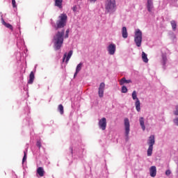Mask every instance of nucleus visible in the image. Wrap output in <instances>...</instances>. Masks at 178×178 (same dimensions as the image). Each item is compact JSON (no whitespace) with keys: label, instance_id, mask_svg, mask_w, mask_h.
I'll use <instances>...</instances> for the list:
<instances>
[{"label":"nucleus","instance_id":"f03ea898","mask_svg":"<svg viewBox=\"0 0 178 178\" xmlns=\"http://www.w3.org/2000/svg\"><path fill=\"white\" fill-rule=\"evenodd\" d=\"M67 23V15L65 13L60 14L58 17V20L56 24L54 23V20L51 19V24L55 30H59V29H63Z\"/></svg>","mask_w":178,"mask_h":178},{"label":"nucleus","instance_id":"20e7f679","mask_svg":"<svg viewBox=\"0 0 178 178\" xmlns=\"http://www.w3.org/2000/svg\"><path fill=\"white\" fill-rule=\"evenodd\" d=\"M147 144L149 145V147L147 149V156H151V155H152V151L154 149V145H155V136L151 135L149 137Z\"/></svg>","mask_w":178,"mask_h":178},{"label":"nucleus","instance_id":"39448f33","mask_svg":"<svg viewBox=\"0 0 178 178\" xmlns=\"http://www.w3.org/2000/svg\"><path fill=\"white\" fill-rule=\"evenodd\" d=\"M134 42L136 47H141L143 42V32L140 29H137L135 32Z\"/></svg>","mask_w":178,"mask_h":178},{"label":"nucleus","instance_id":"ddd939ff","mask_svg":"<svg viewBox=\"0 0 178 178\" xmlns=\"http://www.w3.org/2000/svg\"><path fill=\"white\" fill-rule=\"evenodd\" d=\"M149 173L151 177H155L156 176V167L153 165L149 169Z\"/></svg>","mask_w":178,"mask_h":178},{"label":"nucleus","instance_id":"1a4fd4ad","mask_svg":"<svg viewBox=\"0 0 178 178\" xmlns=\"http://www.w3.org/2000/svg\"><path fill=\"white\" fill-rule=\"evenodd\" d=\"M72 55H73V51L70 50L67 54V53H65L63 57V62H65L67 63L69 60H70V58H72Z\"/></svg>","mask_w":178,"mask_h":178},{"label":"nucleus","instance_id":"412c9836","mask_svg":"<svg viewBox=\"0 0 178 178\" xmlns=\"http://www.w3.org/2000/svg\"><path fill=\"white\" fill-rule=\"evenodd\" d=\"M37 173L40 177H42L44 176V168H42V167H39L37 169Z\"/></svg>","mask_w":178,"mask_h":178},{"label":"nucleus","instance_id":"bb28decb","mask_svg":"<svg viewBox=\"0 0 178 178\" xmlns=\"http://www.w3.org/2000/svg\"><path fill=\"white\" fill-rule=\"evenodd\" d=\"M24 157H23V159H22V162H23V163H24L25 161H26V159H27V156H26V152H24Z\"/></svg>","mask_w":178,"mask_h":178},{"label":"nucleus","instance_id":"f8f14e48","mask_svg":"<svg viewBox=\"0 0 178 178\" xmlns=\"http://www.w3.org/2000/svg\"><path fill=\"white\" fill-rule=\"evenodd\" d=\"M147 8L148 12H152V9H154V3L152 0H147Z\"/></svg>","mask_w":178,"mask_h":178},{"label":"nucleus","instance_id":"b1692460","mask_svg":"<svg viewBox=\"0 0 178 178\" xmlns=\"http://www.w3.org/2000/svg\"><path fill=\"white\" fill-rule=\"evenodd\" d=\"M58 110L59 111L60 115H63V112H64V111H63V105L59 104L58 107Z\"/></svg>","mask_w":178,"mask_h":178},{"label":"nucleus","instance_id":"7ed1b4c3","mask_svg":"<svg viewBox=\"0 0 178 178\" xmlns=\"http://www.w3.org/2000/svg\"><path fill=\"white\" fill-rule=\"evenodd\" d=\"M105 9L108 13H112L116 10V1L106 0Z\"/></svg>","mask_w":178,"mask_h":178},{"label":"nucleus","instance_id":"a878e982","mask_svg":"<svg viewBox=\"0 0 178 178\" xmlns=\"http://www.w3.org/2000/svg\"><path fill=\"white\" fill-rule=\"evenodd\" d=\"M168 60V58H166V56H163V65H166V62Z\"/></svg>","mask_w":178,"mask_h":178},{"label":"nucleus","instance_id":"5701e85b","mask_svg":"<svg viewBox=\"0 0 178 178\" xmlns=\"http://www.w3.org/2000/svg\"><path fill=\"white\" fill-rule=\"evenodd\" d=\"M170 24L172 26L173 31H176V27H177V24L176 23V21L172 20L170 22Z\"/></svg>","mask_w":178,"mask_h":178},{"label":"nucleus","instance_id":"9d476101","mask_svg":"<svg viewBox=\"0 0 178 178\" xmlns=\"http://www.w3.org/2000/svg\"><path fill=\"white\" fill-rule=\"evenodd\" d=\"M104 91H105V83H101L98 91L99 97L100 98H102V97H104Z\"/></svg>","mask_w":178,"mask_h":178},{"label":"nucleus","instance_id":"6e6552de","mask_svg":"<svg viewBox=\"0 0 178 178\" xmlns=\"http://www.w3.org/2000/svg\"><path fill=\"white\" fill-rule=\"evenodd\" d=\"M99 127L101 130H106V118H102L99 120Z\"/></svg>","mask_w":178,"mask_h":178},{"label":"nucleus","instance_id":"c85d7f7f","mask_svg":"<svg viewBox=\"0 0 178 178\" xmlns=\"http://www.w3.org/2000/svg\"><path fill=\"white\" fill-rule=\"evenodd\" d=\"M172 173V172L170 171V170H167L165 171V175L166 176H170V174Z\"/></svg>","mask_w":178,"mask_h":178},{"label":"nucleus","instance_id":"f257e3e1","mask_svg":"<svg viewBox=\"0 0 178 178\" xmlns=\"http://www.w3.org/2000/svg\"><path fill=\"white\" fill-rule=\"evenodd\" d=\"M65 35V29L58 31L54 36V48L56 51H58L62 48L63 44V38Z\"/></svg>","mask_w":178,"mask_h":178},{"label":"nucleus","instance_id":"aec40b11","mask_svg":"<svg viewBox=\"0 0 178 178\" xmlns=\"http://www.w3.org/2000/svg\"><path fill=\"white\" fill-rule=\"evenodd\" d=\"M139 122H140V124L141 126L142 130H143V131H144V130H145V124L144 122V118L140 117L139 119Z\"/></svg>","mask_w":178,"mask_h":178},{"label":"nucleus","instance_id":"6ab92c4d","mask_svg":"<svg viewBox=\"0 0 178 178\" xmlns=\"http://www.w3.org/2000/svg\"><path fill=\"white\" fill-rule=\"evenodd\" d=\"M63 0H55V6L59 8V9H62V3Z\"/></svg>","mask_w":178,"mask_h":178},{"label":"nucleus","instance_id":"0eeeda50","mask_svg":"<svg viewBox=\"0 0 178 178\" xmlns=\"http://www.w3.org/2000/svg\"><path fill=\"white\" fill-rule=\"evenodd\" d=\"M124 124L125 128V136L126 137H129V134H130V121L129 118H124Z\"/></svg>","mask_w":178,"mask_h":178},{"label":"nucleus","instance_id":"423d86ee","mask_svg":"<svg viewBox=\"0 0 178 178\" xmlns=\"http://www.w3.org/2000/svg\"><path fill=\"white\" fill-rule=\"evenodd\" d=\"M132 99L136 100L135 102L136 109L137 112H140L141 111L140 103V99L137 98V92L136 90H134L132 92Z\"/></svg>","mask_w":178,"mask_h":178},{"label":"nucleus","instance_id":"473e14b6","mask_svg":"<svg viewBox=\"0 0 178 178\" xmlns=\"http://www.w3.org/2000/svg\"><path fill=\"white\" fill-rule=\"evenodd\" d=\"M175 124H177V126H178V118H176L175 120H174Z\"/></svg>","mask_w":178,"mask_h":178},{"label":"nucleus","instance_id":"7c9ffc66","mask_svg":"<svg viewBox=\"0 0 178 178\" xmlns=\"http://www.w3.org/2000/svg\"><path fill=\"white\" fill-rule=\"evenodd\" d=\"M36 145L38 148H41V141H37Z\"/></svg>","mask_w":178,"mask_h":178},{"label":"nucleus","instance_id":"cd10ccee","mask_svg":"<svg viewBox=\"0 0 178 178\" xmlns=\"http://www.w3.org/2000/svg\"><path fill=\"white\" fill-rule=\"evenodd\" d=\"M65 38H69V29L65 31Z\"/></svg>","mask_w":178,"mask_h":178},{"label":"nucleus","instance_id":"2eb2a0df","mask_svg":"<svg viewBox=\"0 0 178 178\" xmlns=\"http://www.w3.org/2000/svg\"><path fill=\"white\" fill-rule=\"evenodd\" d=\"M81 67H83V63H80L79 64L77 65L74 77H76V76L79 74V72H80V70H81Z\"/></svg>","mask_w":178,"mask_h":178},{"label":"nucleus","instance_id":"72a5a7b5","mask_svg":"<svg viewBox=\"0 0 178 178\" xmlns=\"http://www.w3.org/2000/svg\"><path fill=\"white\" fill-rule=\"evenodd\" d=\"M76 9H77V8L76 6H74L72 10H74V12H76Z\"/></svg>","mask_w":178,"mask_h":178},{"label":"nucleus","instance_id":"2f4dec72","mask_svg":"<svg viewBox=\"0 0 178 178\" xmlns=\"http://www.w3.org/2000/svg\"><path fill=\"white\" fill-rule=\"evenodd\" d=\"M175 115H178V106H176V110L175 111Z\"/></svg>","mask_w":178,"mask_h":178},{"label":"nucleus","instance_id":"f3484780","mask_svg":"<svg viewBox=\"0 0 178 178\" xmlns=\"http://www.w3.org/2000/svg\"><path fill=\"white\" fill-rule=\"evenodd\" d=\"M124 83H126L127 84H129V83H131V80H130V79L127 80L126 78L123 77L120 81V86H123V84H124Z\"/></svg>","mask_w":178,"mask_h":178},{"label":"nucleus","instance_id":"dca6fc26","mask_svg":"<svg viewBox=\"0 0 178 178\" xmlns=\"http://www.w3.org/2000/svg\"><path fill=\"white\" fill-rule=\"evenodd\" d=\"M34 72H31L29 75V80L28 81V84H33L34 83Z\"/></svg>","mask_w":178,"mask_h":178},{"label":"nucleus","instance_id":"4be33fe9","mask_svg":"<svg viewBox=\"0 0 178 178\" xmlns=\"http://www.w3.org/2000/svg\"><path fill=\"white\" fill-rule=\"evenodd\" d=\"M142 59L145 63H148V57L147 56V54L145 52H142Z\"/></svg>","mask_w":178,"mask_h":178},{"label":"nucleus","instance_id":"9b49d317","mask_svg":"<svg viewBox=\"0 0 178 178\" xmlns=\"http://www.w3.org/2000/svg\"><path fill=\"white\" fill-rule=\"evenodd\" d=\"M108 51L110 55H115V52H116V44H111L108 47Z\"/></svg>","mask_w":178,"mask_h":178},{"label":"nucleus","instance_id":"a211bd4d","mask_svg":"<svg viewBox=\"0 0 178 178\" xmlns=\"http://www.w3.org/2000/svg\"><path fill=\"white\" fill-rule=\"evenodd\" d=\"M2 24L5 26L7 29H9L10 30H13V26L10 24H8L2 19Z\"/></svg>","mask_w":178,"mask_h":178},{"label":"nucleus","instance_id":"c756f323","mask_svg":"<svg viewBox=\"0 0 178 178\" xmlns=\"http://www.w3.org/2000/svg\"><path fill=\"white\" fill-rule=\"evenodd\" d=\"M12 5L13 8H16V0H12Z\"/></svg>","mask_w":178,"mask_h":178},{"label":"nucleus","instance_id":"393cba45","mask_svg":"<svg viewBox=\"0 0 178 178\" xmlns=\"http://www.w3.org/2000/svg\"><path fill=\"white\" fill-rule=\"evenodd\" d=\"M121 91L122 93L126 94V92H127V88L124 86H122Z\"/></svg>","mask_w":178,"mask_h":178},{"label":"nucleus","instance_id":"f704fd0d","mask_svg":"<svg viewBox=\"0 0 178 178\" xmlns=\"http://www.w3.org/2000/svg\"><path fill=\"white\" fill-rule=\"evenodd\" d=\"M91 2H95L97 0H90Z\"/></svg>","mask_w":178,"mask_h":178},{"label":"nucleus","instance_id":"4468645a","mask_svg":"<svg viewBox=\"0 0 178 178\" xmlns=\"http://www.w3.org/2000/svg\"><path fill=\"white\" fill-rule=\"evenodd\" d=\"M122 34L123 38H127V37H129V33H127V28H126V26L122 27Z\"/></svg>","mask_w":178,"mask_h":178}]
</instances>
